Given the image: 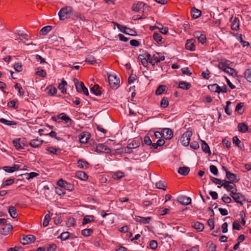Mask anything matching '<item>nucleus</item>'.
Listing matches in <instances>:
<instances>
[{
    "label": "nucleus",
    "mask_w": 251,
    "mask_h": 251,
    "mask_svg": "<svg viewBox=\"0 0 251 251\" xmlns=\"http://www.w3.org/2000/svg\"><path fill=\"white\" fill-rule=\"evenodd\" d=\"M72 12V8L70 6L65 7L60 9L58 16L60 20H64L70 17Z\"/></svg>",
    "instance_id": "1"
},
{
    "label": "nucleus",
    "mask_w": 251,
    "mask_h": 251,
    "mask_svg": "<svg viewBox=\"0 0 251 251\" xmlns=\"http://www.w3.org/2000/svg\"><path fill=\"white\" fill-rule=\"evenodd\" d=\"M230 196L236 202L239 203L241 205H242L246 201L245 197L240 193H237L235 191H231V193H230Z\"/></svg>",
    "instance_id": "2"
},
{
    "label": "nucleus",
    "mask_w": 251,
    "mask_h": 251,
    "mask_svg": "<svg viewBox=\"0 0 251 251\" xmlns=\"http://www.w3.org/2000/svg\"><path fill=\"white\" fill-rule=\"evenodd\" d=\"M108 80L110 87L112 89H117L119 86L120 80L114 75H108Z\"/></svg>",
    "instance_id": "3"
},
{
    "label": "nucleus",
    "mask_w": 251,
    "mask_h": 251,
    "mask_svg": "<svg viewBox=\"0 0 251 251\" xmlns=\"http://www.w3.org/2000/svg\"><path fill=\"white\" fill-rule=\"evenodd\" d=\"M149 8V6L143 2L138 1L133 4L132 10L136 12L140 11L144 12L146 10H148Z\"/></svg>",
    "instance_id": "4"
},
{
    "label": "nucleus",
    "mask_w": 251,
    "mask_h": 251,
    "mask_svg": "<svg viewBox=\"0 0 251 251\" xmlns=\"http://www.w3.org/2000/svg\"><path fill=\"white\" fill-rule=\"evenodd\" d=\"M192 135V132L191 131L185 132L180 138V142L184 146H188L190 144V138Z\"/></svg>",
    "instance_id": "5"
},
{
    "label": "nucleus",
    "mask_w": 251,
    "mask_h": 251,
    "mask_svg": "<svg viewBox=\"0 0 251 251\" xmlns=\"http://www.w3.org/2000/svg\"><path fill=\"white\" fill-rule=\"evenodd\" d=\"M74 82L76 89L78 92H83L84 94L88 95L89 92L87 88L84 86L83 82H79L77 79H75Z\"/></svg>",
    "instance_id": "6"
},
{
    "label": "nucleus",
    "mask_w": 251,
    "mask_h": 251,
    "mask_svg": "<svg viewBox=\"0 0 251 251\" xmlns=\"http://www.w3.org/2000/svg\"><path fill=\"white\" fill-rule=\"evenodd\" d=\"M24 139L16 138L13 140V144L15 148L19 151L23 150L26 146Z\"/></svg>",
    "instance_id": "7"
},
{
    "label": "nucleus",
    "mask_w": 251,
    "mask_h": 251,
    "mask_svg": "<svg viewBox=\"0 0 251 251\" xmlns=\"http://www.w3.org/2000/svg\"><path fill=\"white\" fill-rule=\"evenodd\" d=\"M150 63L152 65H155V64L164 60L165 56L163 55L160 56L159 53L156 52L155 53L153 54L152 57L150 55Z\"/></svg>",
    "instance_id": "8"
},
{
    "label": "nucleus",
    "mask_w": 251,
    "mask_h": 251,
    "mask_svg": "<svg viewBox=\"0 0 251 251\" xmlns=\"http://www.w3.org/2000/svg\"><path fill=\"white\" fill-rule=\"evenodd\" d=\"M150 54L148 53H145L138 56V59L141 62L144 67H147L148 63H150Z\"/></svg>",
    "instance_id": "9"
},
{
    "label": "nucleus",
    "mask_w": 251,
    "mask_h": 251,
    "mask_svg": "<svg viewBox=\"0 0 251 251\" xmlns=\"http://www.w3.org/2000/svg\"><path fill=\"white\" fill-rule=\"evenodd\" d=\"M230 183V182L224 180H223V182L221 185L218 186V187L220 188L222 186H223L225 189H226L227 191H230V193H231V191H237L236 189L235 188V185H231Z\"/></svg>",
    "instance_id": "10"
},
{
    "label": "nucleus",
    "mask_w": 251,
    "mask_h": 251,
    "mask_svg": "<svg viewBox=\"0 0 251 251\" xmlns=\"http://www.w3.org/2000/svg\"><path fill=\"white\" fill-rule=\"evenodd\" d=\"M90 137L91 135L89 132H83L79 134V139L80 143L85 144L88 142Z\"/></svg>",
    "instance_id": "11"
},
{
    "label": "nucleus",
    "mask_w": 251,
    "mask_h": 251,
    "mask_svg": "<svg viewBox=\"0 0 251 251\" xmlns=\"http://www.w3.org/2000/svg\"><path fill=\"white\" fill-rule=\"evenodd\" d=\"M35 237L32 235H28L23 237L21 240V243L24 245H27L35 241Z\"/></svg>",
    "instance_id": "12"
},
{
    "label": "nucleus",
    "mask_w": 251,
    "mask_h": 251,
    "mask_svg": "<svg viewBox=\"0 0 251 251\" xmlns=\"http://www.w3.org/2000/svg\"><path fill=\"white\" fill-rule=\"evenodd\" d=\"M161 134L165 139L168 140L172 138L173 136V131L168 128H164L161 131Z\"/></svg>",
    "instance_id": "13"
},
{
    "label": "nucleus",
    "mask_w": 251,
    "mask_h": 251,
    "mask_svg": "<svg viewBox=\"0 0 251 251\" xmlns=\"http://www.w3.org/2000/svg\"><path fill=\"white\" fill-rule=\"evenodd\" d=\"M194 36L201 44H204L205 43L206 40V37L200 31L195 32L194 33Z\"/></svg>",
    "instance_id": "14"
},
{
    "label": "nucleus",
    "mask_w": 251,
    "mask_h": 251,
    "mask_svg": "<svg viewBox=\"0 0 251 251\" xmlns=\"http://www.w3.org/2000/svg\"><path fill=\"white\" fill-rule=\"evenodd\" d=\"M177 201L183 205H188L191 202V199L185 196H181L178 197Z\"/></svg>",
    "instance_id": "15"
},
{
    "label": "nucleus",
    "mask_w": 251,
    "mask_h": 251,
    "mask_svg": "<svg viewBox=\"0 0 251 251\" xmlns=\"http://www.w3.org/2000/svg\"><path fill=\"white\" fill-rule=\"evenodd\" d=\"M195 40L194 39H189L186 41L185 45L186 49L191 51H194L196 50V47L195 45Z\"/></svg>",
    "instance_id": "16"
},
{
    "label": "nucleus",
    "mask_w": 251,
    "mask_h": 251,
    "mask_svg": "<svg viewBox=\"0 0 251 251\" xmlns=\"http://www.w3.org/2000/svg\"><path fill=\"white\" fill-rule=\"evenodd\" d=\"M96 151L99 152L110 153V150L103 144H99L96 147Z\"/></svg>",
    "instance_id": "17"
},
{
    "label": "nucleus",
    "mask_w": 251,
    "mask_h": 251,
    "mask_svg": "<svg viewBox=\"0 0 251 251\" xmlns=\"http://www.w3.org/2000/svg\"><path fill=\"white\" fill-rule=\"evenodd\" d=\"M12 226L10 224H5L3 225L0 230V233L3 235H7L12 229Z\"/></svg>",
    "instance_id": "18"
},
{
    "label": "nucleus",
    "mask_w": 251,
    "mask_h": 251,
    "mask_svg": "<svg viewBox=\"0 0 251 251\" xmlns=\"http://www.w3.org/2000/svg\"><path fill=\"white\" fill-rule=\"evenodd\" d=\"M77 163L79 168L84 169H87L89 165L88 162L83 159L78 160Z\"/></svg>",
    "instance_id": "19"
},
{
    "label": "nucleus",
    "mask_w": 251,
    "mask_h": 251,
    "mask_svg": "<svg viewBox=\"0 0 251 251\" xmlns=\"http://www.w3.org/2000/svg\"><path fill=\"white\" fill-rule=\"evenodd\" d=\"M135 220L137 222L142 223L143 224H149L151 221V218L150 217H142L139 216H135L134 218Z\"/></svg>",
    "instance_id": "20"
},
{
    "label": "nucleus",
    "mask_w": 251,
    "mask_h": 251,
    "mask_svg": "<svg viewBox=\"0 0 251 251\" xmlns=\"http://www.w3.org/2000/svg\"><path fill=\"white\" fill-rule=\"evenodd\" d=\"M43 141L38 139H35L30 140L29 145L31 147L36 148L39 147L43 143Z\"/></svg>",
    "instance_id": "21"
},
{
    "label": "nucleus",
    "mask_w": 251,
    "mask_h": 251,
    "mask_svg": "<svg viewBox=\"0 0 251 251\" xmlns=\"http://www.w3.org/2000/svg\"><path fill=\"white\" fill-rule=\"evenodd\" d=\"M231 27L232 30H237L239 29V20L237 18H235L232 21H231Z\"/></svg>",
    "instance_id": "22"
},
{
    "label": "nucleus",
    "mask_w": 251,
    "mask_h": 251,
    "mask_svg": "<svg viewBox=\"0 0 251 251\" xmlns=\"http://www.w3.org/2000/svg\"><path fill=\"white\" fill-rule=\"evenodd\" d=\"M95 220V217L93 215H86L82 221V225H84Z\"/></svg>",
    "instance_id": "23"
},
{
    "label": "nucleus",
    "mask_w": 251,
    "mask_h": 251,
    "mask_svg": "<svg viewBox=\"0 0 251 251\" xmlns=\"http://www.w3.org/2000/svg\"><path fill=\"white\" fill-rule=\"evenodd\" d=\"M226 178L230 181L237 182L238 179H237L236 175L234 174L230 173L229 171H226Z\"/></svg>",
    "instance_id": "24"
},
{
    "label": "nucleus",
    "mask_w": 251,
    "mask_h": 251,
    "mask_svg": "<svg viewBox=\"0 0 251 251\" xmlns=\"http://www.w3.org/2000/svg\"><path fill=\"white\" fill-rule=\"evenodd\" d=\"M238 129L240 132L245 133L248 131V126L244 123H240L238 125Z\"/></svg>",
    "instance_id": "25"
},
{
    "label": "nucleus",
    "mask_w": 251,
    "mask_h": 251,
    "mask_svg": "<svg viewBox=\"0 0 251 251\" xmlns=\"http://www.w3.org/2000/svg\"><path fill=\"white\" fill-rule=\"evenodd\" d=\"M8 212L13 218H16L17 217L18 214L15 207L10 206L8 208Z\"/></svg>",
    "instance_id": "26"
},
{
    "label": "nucleus",
    "mask_w": 251,
    "mask_h": 251,
    "mask_svg": "<svg viewBox=\"0 0 251 251\" xmlns=\"http://www.w3.org/2000/svg\"><path fill=\"white\" fill-rule=\"evenodd\" d=\"M192 226L198 231H201L204 229L203 224L198 222H194Z\"/></svg>",
    "instance_id": "27"
},
{
    "label": "nucleus",
    "mask_w": 251,
    "mask_h": 251,
    "mask_svg": "<svg viewBox=\"0 0 251 251\" xmlns=\"http://www.w3.org/2000/svg\"><path fill=\"white\" fill-rule=\"evenodd\" d=\"M67 85V82L65 80H62L61 83L59 84L58 88L62 93H65L66 92V89L65 86Z\"/></svg>",
    "instance_id": "28"
},
{
    "label": "nucleus",
    "mask_w": 251,
    "mask_h": 251,
    "mask_svg": "<svg viewBox=\"0 0 251 251\" xmlns=\"http://www.w3.org/2000/svg\"><path fill=\"white\" fill-rule=\"evenodd\" d=\"M190 171V169L187 167H182L178 168V173L181 175L185 176L187 175Z\"/></svg>",
    "instance_id": "29"
},
{
    "label": "nucleus",
    "mask_w": 251,
    "mask_h": 251,
    "mask_svg": "<svg viewBox=\"0 0 251 251\" xmlns=\"http://www.w3.org/2000/svg\"><path fill=\"white\" fill-rule=\"evenodd\" d=\"M153 38L158 44H162L163 43V38L159 33H154L153 34Z\"/></svg>",
    "instance_id": "30"
},
{
    "label": "nucleus",
    "mask_w": 251,
    "mask_h": 251,
    "mask_svg": "<svg viewBox=\"0 0 251 251\" xmlns=\"http://www.w3.org/2000/svg\"><path fill=\"white\" fill-rule=\"evenodd\" d=\"M178 87L184 90H188L190 88L191 84L185 81H180L179 83Z\"/></svg>",
    "instance_id": "31"
},
{
    "label": "nucleus",
    "mask_w": 251,
    "mask_h": 251,
    "mask_svg": "<svg viewBox=\"0 0 251 251\" xmlns=\"http://www.w3.org/2000/svg\"><path fill=\"white\" fill-rule=\"evenodd\" d=\"M91 91L95 95L100 96L101 94V92L100 90V87L98 85H94L91 88Z\"/></svg>",
    "instance_id": "32"
},
{
    "label": "nucleus",
    "mask_w": 251,
    "mask_h": 251,
    "mask_svg": "<svg viewBox=\"0 0 251 251\" xmlns=\"http://www.w3.org/2000/svg\"><path fill=\"white\" fill-rule=\"evenodd\" d=\"M191 15L194 18H197L199 17L201 15V11L195 8H193L191 10Z\"/></svg>",
    "instance_id": "33"
},
{
    "label": "nucleus",
    "mask_w": 251,
    "mask_h": 251,
    "mask_svg": "<svg viewBox=\"0 0 251 251\" xmlns=\"http://www.w3.org/2000/svg\"><path fill=\"white\" fill-rule=\"evenodd\" d=\"M201 148L202 151L205 153H210V150L208 144L203 140H201Z\"/></svg>",
    "instance_id": "34"
},
{
    "label": "nucleus",
    "mask_w": 251,
    "mask_h": 251,
    "mask_svg": "<svg viewBox=\"0 0 251 251\" xmlns=\"http://www.w3.org/2000/svg\"><path fill=\"white\" fill-rule=\"evenodd\" d=\"M76 175L78 178L83 180H85L88 178L87 174L82 171L77 172L76 174Z\"/></svg>",
    "instance_id": "35"
},
{
    "label": "nucleus",
    "mask_w": 251,
    "mask_h": 251,
    "mask_svg": "<svg viewBox=\"0 0 251 251\" xmlns=\"http://www.w3.org/2000/svg\"><path fill=\"white\" fill-rule=\"evenodd\" d=\"M57 185L59 186H60V187H61L62 188L66 187V186H69V188H72L73 187V186L71 184L68 183L67 182H66V181H64L62 179H60L57 182Z\"/></svg>",
    "instance_id": "36"
},
{
    "label": "nucleus",
    "mask_w": 251,
    "mask_h": 251,
    "mask_svg": "<svg viewBox=\"0 0 251 251\" xmlns=\"http://www.w3.org/2000/svg\"><path fill=\"white\" fill-rule=\"evenodd\" d=\"M46 150L49 151L51 154H58L60 151L54 147H48L46 149Z\"/></svg>",
    "instance_id": "37"
},
{
    "label": "nucleus",
    "mask_w": 251,
    "mask_h": 251,
    "mask_svg": "<svg viewBox=\"0 0 251 251\" xmlns=\"http://www.w3.org/2000/svg\"><path fill=\"white\" fill-rule=\"evenodd\" d=\"M166 88V87L165 85H161L159 86L156 90V95H159L162 94L164 91H165Z\"/></svg>",
    "instance_id": "38"
},
{
    "label": "nucleus",
    "mask_w": 251,
    "mask_h": 251,
    "mask_svg": "<svg viewBox=\"0 0 251 251\" xmlns=\"http://www.w3.org/2000/svg\"><path fill=\"white\" fill-rule=\"evenodd\" d=\"M233 143L238 147L242 149L243 147V144H241L240 140L237 136H234L232 138Z\"/></svg>",
    "instance_id": "39"
},
{
    "label": "nucleus",
    "mask_w": 251,
    "mask_h": 251,
    "mask_svg": "<svg viewBox=\"0 0 251 251\" xmlns=\"http://www.w3.org/2000/svg\"><path fill=\"white\" fill-rule=\"evenodd\" d=\"M52 27L51 26L48 25L43 27L40 30V34L43 35L47 34L51 29Z\"/></svg>",
    "instance_id": "40"
},
{
    "label": "nucleus",
    "mask_w": 251,
    "mask_h": 251,
    "mask_svg": "<svg viewBox=\"0 0 251 251\" xmlns=\"http://www.w3.org/2000/svg\"><path fill=\"white\" fill-rule=\"evenodd\" d=\"M93 232V230L91 228H86L81 231V234L84 237H88Z\"/></svg>",
    "instance_id": "41"
},
{
    "label": "nucleus",
    "mask_w": 251,
    "mask_h": 251,
    "mask_svg": "<svg viewBox=\"0 0 251 251\" xmlns=\"http://www.w3.org/2000/svg\"><path fill=\"white\" fill-rule=\"evenodd\" d=\"M49 90L48 94L51 96L54 95L57 93V89L53 86H50L47 88Z\"/></svg>",
    "instance_id": "42"
},
{
    "label": "nucleus",
    "mask_w": 251,
    "mask_h": 251,
    "mask_svg": "<svg viewBox=\"0 0 251 251\" xmlns=\"http://www.w3.org/2000/svg\"><path fill=\"white\" fill-rule=\"evenodd\" d=\"M169 105V101L167 98L164 97L160 102V106L161 107L165 108H166Z\"/></svg>",
    "instance_id": "43"
},
{
    "label": "nucleus",
    "mask_w": 251,
    "mask_h": 251,
    "mask_svg": "<svg viewBox=\"0 0 251 251\" xmlns=\"http://www.w3.org/2000/svg\"><path fill=\"white\" fill-rule=\"evenodd\" d=\"M244 76L249 82H251V70L247 69L244 73Z\"/></svg>",
    "instance_id": "44"
},
{
    "label": "nucleus",
    "mask_w": 251,
    "mask_h": 251,
    "mask_svg": "<svg viewBox=\"0 0 251 251\" xmlns=\"http://www.w3.org/2000/svg\"><path fill=\"white\" fill-rule=\"evenodd\" d=\"M14 87L15 89L18 90L20 96H23L24 95V91L19 83H16Z\"/></svg>",
    "instance_id": "45"
},
{
    "label": "nucleus",
    "mask_w": 251,
    "mask_h": 251,
    "mask_svg": "<svg viewBox=\"0 0 251 251\" xmlns=\"http://www.w3.org/2000/svg\"><path fill=\"white\" fill-rule=\"evenodd\" d=\"M36 75L43 77H45L47 75L46 72L43 69L37 68L35 73Z\"/></svg>",
    "instance_id": "46"
},
{
    "label": "nucleus",
    "mask_w": 251,
    "mask_h": 251,
    "mask_svg": "<svg viewBox=\"0 0 251 251\" xmlns=\"http://www.w3.org/2000/svg\"><path fill=\"white\" fill-rule=\"evenodd\" d=\"M127 146L128 148H131V149H136L139 146V143L136 141L134 140L130 143H129Z\"/></svg>",
    "instance_id": "47"
},
{
    "label": "nucleus",
    "mask_w": 251,
    "mask_h": 251,
    "mask_svg": "<svg viewBox=\"0 0 251 251\" xmlns=\"http://www.w3.org/2000/svg\"><path fill=\"white\" fill-rule=\"evenodd\" d=\"M14 179H8L3 181L1 185L2 187H5L6 186L10 185L14 183Z\"/></svg>",
    "instance_id": "48"
},
{
    "label": "nucleus",
    "mask_w": 251,
    "mask_h": 251,
    "mask_svg": "<svg viewBox=\"0 0 251 251\" xmlns=\"http://www.w3.org/2000/svg\"><path fill=\"white\" fill-rule=\"evenodd\" d=\"M0 122L7 126H12L15 125V123L13 121H8L4 118L0 119Z\"/></svg>",
    "instance_id": "49"
},
{
    "label": "nucleus",
    "mask_w": 251,
    "mask_h": 251,
    "mask_svg": "<svg viewBox=\"0 0 251 251\" xmlns=\"http://www.w3.org/2000/svg\"><path fill=\"white\" fill-rule=\"evenodd\" d=\"M244 106V103L240 102L237 104L235 107V111L238 112L239 113H242L243 112V110L242 109V108Z\"/></svg>",
    "instance_id": "50"
},
{
    "label": "nucleus",
    "mask_w": 251,
    "mask_h": 251,
    "mask_svg": "<svg viewBox=\"0 0 251 251\" xmlns=\"http://www.w3.org/2000/svg\"><path fill=\"white\" fill-rule=\"evenodd\" d=\"M218 67L226 73L227 71V68H228L229 67L222 61L219 63Z\"/></svg>",
    "instance_id": "51"
},
{
    "label": "nucleus",
    "mask_w": 251,
    "mask_h": 251,
    "mask_svg": "<svg viewBox=\"0 0 251 251\" xmlns=\"http://www.w3.org/2000/svg\"><path fill=\"white\" fill-rule=\"evenodd\" d=\"M86 61L91 64H94L96 62V59L95 57L92 55H88L86 59Z\"/></svg>",
    "instance_id": "52"
},
{
    "label": "nucleus",
    "mask_w": 251,
    "mask_h": 251,
    "mask_svg": "<svg viewBox=\"0 0 251 251\" xmlns=\"http://www.w3.org/2000/svg\"><path fill=\"white\" fill-rule=\"evenodd\" d=\"M50 219V216L49 214H47L45 216L44 219L43 223V226L44 227L47 226L49 223Z\"/></svg>",
    "instance_id": "53"
},
{
    "label": "nucleus",
    "mask_w": 251,
    "mask_h": 251,
    "mask_svg": "<svg viewBox=\"0 0 251 251\" xmlns=\"http://www.w3.org/2000/svg\"><path fill=\"white\" fill-rule=\"evenodd\" d=\"M124 176V174L122 172H118L115 173L113 176V178L114 179H119Z\"/></svg>",
    "instance_id": "54"
},
{
    "label": "nucleus",
    "mask_w": 251,
    "mask_h": 251,
    "mask_svg": "<svg viewBox=\"0 0 251 251\" xmlns=\"http://www.w3.org/2000/svg\"><path fill=\"white\" fill-rule=\"evenodd\" d=\"M157 246H158L157 242L155 240H152L150 241V244H149V246L151 249H155L157 248Z\"/></svg>",
    "instance_id": "55"
},
{
    "label": "nucleus",
    "mask_w": 251,
    "mask_h": 251,
    "mask_svg": "<svg viewBox=\"0 0 251 251\" xmlns=\"http://www.w3.org/2000/svg\"><path fill=\"white\" fill-rule=\"evenodd\" d=\"M226 73L232 76L236 75L237 74V72L234 69L231 68L229 67L228 68H227V71Z\"/></svg>",
    "instance_id": "56"
},
{
    "label": "nucleus",
    "mask_w": 251,
    "mask_h": 251,
    "mask_svg": "<svg viewBox=\"0 0 251 251\" xmlns=\"http://www.w3.org/2000/svg\"><path fill=\"white\" fill-rule=\"evenodd\" d=\"M14 67L15 70L18 72H20L23 70L22 64L20 63H15L14 65Z\"/></svg>",
    "instance_id": "57"
},
{
    "label": "nucleus",
    "mask_w": 251,
    "mask_h": 251,
    "mask_svg": "<svg viewBox=\"0 0 251 251\" xmlns=\"http://www.w3.org/2000/svg\"><path fill=\"white\" fill-rule=\"evenodd\" d=\"M155 186H156V188H157L158 189H163L164 190H166L165 186L164 183H163V182L161 181H159L156 182L155 184Z\"/></svg>",
    "instance_id": "58"
},
{
    "label": "nucleus",
    "mask_w": 251,
    "mask_h": 251,
    "mask_svg": "<svg viewBox=\"0 0 251 251\" xmlns=\"http://www.w3.org/2000/svg\"><path fill=\"white\" fill-rule=\"evenodd\" d=\"M218 87V85L217 84H213L212 85H210L208 86V89L210 90V91L212 92H216L218 90L217 88Z\"/></svg>",
    "instance_id": "59"
},
{
    "label": "nucleus",
    "mask_w": 251,
    "mask_h": 251,
    "mask_svg": "<svg viewBox=\"0 0 251 251\" xmlns=\"http://www.w3.org/2000/svg\"><path fill=\"white\" fill-rule=\"evenodd\" d=\"M69 235L68 232H64L60 235V238L62 240H66L69 238Z\"/></svg>",
    "instance_id": "60"
},
{
    "label": "nucleus",
    "mask_w": 251,
    "mask_h": 251,
    "mask_svg": "<svg viewBox=\"0 0 251 251\" xmlns=\"http://www.w3.org/2000/svg\"><path fill=\"white\" fill-rule=\"evenodd\" d=\"M210 171L211 173H212L214 175H217L218 174V169L217 167L214 165H211L210 166Z\"/></svg>",
    "instance_id": "61"
},
{
    "label": "nucleus",
    "mask_w": 251,
    "mask_h": 251,
    "mask_svg": "<svg viewBox=\"0 0 251 251\" xmlns=\"http://www.w3.org/2000/svg\"><path fill=\"white\" fill-rule=\"evenodd\" d=\"M117 28L123 33H126V30L127 27L125 26L120 25L119 24H116Z\"/></svg>",
    "instance_id": "62"
},
{
    "label": "nucleus",
    "mask_w": 251,
    "mask_h": 251,
    "mask_svg": "<svg viewBox=\"0 0 251 251\" xmlns=\"http://www.w3.org/2000/svg\"><path fill=\"white\" fill-rule=\"evenodd\" d=\"M25 175L27 176V177H26V178L27 180H29L31 178H33V177L37 176L38 174H37L36 173H35V172H31L29 174H25Z\"/></svg>",
    "instance_id": "63"
},
{
    "label": "nucleus",
    "mask_w": 251,
    "mask_h": 251,
    "mask_svg": "<svg viewBox=\"0 0 251 251\" xmlns=\"http://www.w3.org/2000/svg\"><path fill=\"white\" fill-rule=\"evenodd\" d=\"M231 103L230 101H227L226 102V105L225 108V112L228 115H230L231 114V111L229 109L228 106Z\"/></svg>",
    "instance_id": "64"
}]
</instances>
